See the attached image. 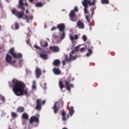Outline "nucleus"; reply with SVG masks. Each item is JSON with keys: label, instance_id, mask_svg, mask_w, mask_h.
<instances>
[{"label": "nucleus", "instance_id": "f257e3e1", "mask_svg": "<svg viewBox=\"0 0 129 129\" xmlns=\"http://www.w3.org/2000/svg\"><path fill=\"white\" fill-rule=\"evenodd\" d=\"M12 84L13 85L12 91L16 96H28V89H25L26 85L25 83L14 79L12 81Z\"/></svg>", "mask_w": 129, "mask_h": 129}, {"label": "nucleus", "instance_id": "f03ea898", "mask_svg": "<svg viewBox=\"0 0 129 129\" xmlns=\"http://www.w3.org/2000/svg\"><path fill=\"white\" fill-rule=\"evenodd\" d=\"M24 5L26 7H27L28 6L27 3H25V4L23 3V0H19L18 8L20 9L22 11L20 12L17 10L16 9H14L11 10V13L13 15H15L18 19H23V20L26 19L27 23H29V19L27 15H25L24 11H25V8L24 7Z\"/></svg>", "mask_w": 129, "mask_h": 129}, {"label": "nucleus", "instance_id": "7ed1b4c3", "mask_svg": "<svg viewBox=\"0 0 129 129\" xmlns=\"http://www.w3.org/2000/svg\"><path fill=\"white\" fill-rule=\"evenodd\" d=\"M97 0H93V2H92L90 0H83L82 1V4L83 6L84 7V14L85 15L88 14L89 10L88 6L91 7L92 6H95V4L96 3Z\"/></svg>", "mask_w": 129, "mask_h": 129}, {"label": "nucleus", "instance_id": "20e7f679", "mask_svg": "<svg viewBox=\"0 0 129 129\" xmlns=\"http://www.w3.org/2000/svg\"><path fill=\"white\" fill-rule=\"evenodd\" d=\"M75 12H78V8L77 7H75L74 8V10H72L69 14L70 20L73 22H76L78 21V18L76 16Z\"/></svg>", "mask_w": 129, "mask_h": 129}, {"label": "nucleus", "instance_id": "39448f33", "mask_svg": "<svg viewBox=\"0 0 129 129\" xmlns=\"http://www.w3.org/2000/svg\"><path fill=\"white\" fill-rule=\"evenodd\" d=\"M36 106L35 109L38 111H40L42 109V105H44L46 103V100H43L42 101L41 99H37L36 101Z\"/></svg>", "mask_w": 129, "mask_h": 129}, {"label": "nucleus", "instance_id": "423d86ee", "mask_svg": "<svg viewBox=\"0 0 129 129\" xmlns=\"http://www.w3.org/2000/svg\"><path fill=\"white\" fill-rule=\"evenodd\" d=\"M75 50H72L71 51V52L70 53L69 57L68 56H66L65 58V60L67 62H70L72 61V60H76L78 56L76 55L75 56H73L72 54H74L75 53Z\"/></svg>", "mask_w": 129, "mask_h": 129}, {"label": "nucleus", "instance_id": "0eeeda50", "mask_svg": "<svg viewBox=\"0 0 129 129\" xmlns=\"http://www.w3.org/2000/svg\"><path fill=\"white\" fill-rule=\"evenodd\" d=\"M71 82V77H69L64 80L66 88L67 90L70 91L71 88H74V84H70Z\"/></svg>", "mask_w": 129, "mask_h": 129}, {"label": "nucleus", "instance_id": "6e6552de", "mask_svg": "<svg viewBox=\"0 0 129 129\" xmlns=\"http://www.w3.org/2000/svg\"><path fill=\"white\" fill-rule=\"evenodd\" d=\"M5 60L7 62L12 64H14L16 62V60H12V56L9 53L7 54Z\"/></svg>", "mask_w": 129, "mask_h": 129}, {"label": "nucleus", "instance_id": "1a4fd4ad", "mask_svg": "<svg viewBox=\"0 0 129 129\" xmlns=\"http://www.w3.org/2000/svg\"><path fill=\"white\" fill-rule=\"evenodd\" d=\"M34 122L36 123H39V118L35 115L31 116L29 119V122L30 123H33Z\"/></svg>", "mask_w": 129, "mask_h": 129}, {"label": "nucleus", "instance_id": "9d476101", "mask_svg": "<svg viewBox=\"0 0 129 129\" xmlns=\"http://www.w3.org/2000/svg\"><path fill=\"white\" fill-rule=\"evenodd\" d=\"M39 56L44 60H47L48 59V54L44 50L39 53Z\"/></svg>", "mask_w": 129, "mask_h": 129}, {"label": "nucleus", "instance_id": "9b49d317", "mask_svg": "<svg viewBox=\"0 0 129 129\" xmlns=\"http://www.w3.org/2000/svg\"><path fill=\"white\" fill-rule=\"evenodd\" d=\"M42 70L39 68H36L35 69V77L36 79H39L42 75Z\"/></svg>", "mask_w": 129, "mask_h": 129}, {"label": "nucleus", "instance_id": "f8f14e48", "mask_svg": "<svg viewBox=\"0 0 129 129\" xmlns=\"http://www.w3.org/2000/svg\"><path fill=\"white\" fill-rule=\"evenodd\" d=\"M57 28L60 32H65L66 26L64 24L61 23L57 25Z\"/></svg>", "mask_w": 129, "mask_h": 129}, {"label": "nucleus", "instance_id": "ddd939ff", "mask_svg": "<svg viewBox=\"0 0 129 129\" xmlns=\"http://www.w3.org/2000/svg\"><path fill=\"white\" fill-rule=\"evenodd\" d=\"M77 27L80 29H84L85 28V24L81 21H78L77 23Z\"/></svg>", "mask_w": 129, "mask_h": 129}, {"label": "nucleus", "instance_id": "4468645a", "mask_svg": "<svg viewBox=\"0 0 129 129\" xmlns=\"http://www.w3.org/2000/svg\"><path fill=\"white\" fill-rule=\"evenodd\" d=\"M49 49L53 52H58L59 51V48L57 46H51Z\"/></svg>", "mask_w": 129, "mask_h": 129}, {"label": "nucleus", "instance_id": "2eb2a0df", "mask_svg": "<svg viewBox=\"0 0 129 129\" xmlns=\"http://www.w3.org/2000/svg\"><path fill=\"white\" fill-rule=\"evenodd\" d=\"M60 63H61L60 60L58 59H56L53 60L52 62V65L54 67L58 68L59 67Z\"/></svg>", "mask_w": 129, "mask_h": 129}, {"label": "nucleus", "instance_id": "dca6fc26", "mask_svg": "<svg viewBox=\"0 0 129 129\" xmlns=\"http://www.w3.org/2000/svg\"><path fill=\"white\" fill-rule=\"evenodd\" d=\"M52 71L54 74L55 75H59L61 74V71L58 68H54L52 70Z\"/></svg>", "mask_w": 129, "mask_h": 129}, {"label": "nucleus", "instance_id": "f3484780", "mask_svg": "<svg viewBox=\"0 0 129 129\" xmlns=\"http://www.w3.org/2000/svg\"><path fill=\"white\" fill-rule=\"evenodd\" d=\"M29 116L28 114L26 112L23 113L21 115V118L25 120H28L29 119Z\"/></svg>", "mask_w": 129, "mask_h": 129}, {"label": "nucleus", "instance_id": "a211bd4d", "mask_svg": "<svg viewBox=\"0 0 129 129\" xmlns=\"http://www.w3.org/2000/svg\"><path fill=\"white\" fill-rule=\"evenodd\" d=\"M52 109L53 110V112L55 114H57V113L58 112V110H59V107H57L56 103H54L53 106L52 107Z\"/></svg>", "mask_w": 129, "mask_h": 129}, {"label": "nucleus", "instance_id": "6ab92c4d", "mask_svg": "<svg viewBox=\"0 0 129 129\" xmlns=\"http://www.w3.org/2000/svg\"><path fill=\"white\" fill-rule=\"evenodd\" d=\"M14 58H17V59H19V58H21L23 56L22 54L20 53H15L13 54V55L12 56Z\"/></svg>", "mask_w": 129, "mask_h": 129}, {"label": "nucleus", "instance_id": "aec40b11", "mask_svg": "<svg viewBox=\"0 0 129 129\" xmlns=\"http://www.w3.org/2000/svg\"><path fill=\"white\" fill-rule=\"evenodd\" d=\"M66 114H67V112L64 110H62L61 111V116H62L61 119L63 121L66 120Z\"/></svg>", "mask_w": 129, "mask_h": 129}, {"label": "nucleus", "instance_id": "412c9836", "mask_svg": "<svg viewBox=\"0 0 129 129\" xmlns=\"http://www.w3.org/2000/svg\"><path fill=\"white\" fill-rule=\"evenodd\" d=\"M25 111V107L23 106H19L17 108V111L19 113H22Z\"/></svg>", "mask_w": 129, "mask_h": 129}, {"label": "nucleus", "instance_id": "4be33fe9", "mask_svg": "<svg viewBox=\"0 0 129 129\" xmlns=\"http://www.w3.org/2000/svg\"><path fill=\"white\" fill-rule=\"evenodd\" d=\"M58 85L60 90H62L64 88V85L63 83V82L61 81H59Z\"/></svg>", "mask_w": 129, "mask_h": 129}, {"label": "nucleus", "instance_id": "5701e85b", "mask_svg": "<svg viewBox=\"0 0 129 129\" xmlns=\"http://www.w3.org/2000/svg\"><path fill=\"white\" fill-rule=\"evenodd\" d=\"M35 6L37 8H41L43 6V4L41 2H38L35 4Z\"/></svg>", "mask_w": 129, "mask_h": 129}, {"label": "nucleus", "instance_id": "b1692460", "mask_svg": "<svg viewBox=\"0 0 129 129\" xmlns=\"http://www.w3.org/2000/svg\"><path fill=\"white\" fill-rule=\"evenodd\" d=\"M37 87H36V83L35 80H33L32 81V89L33 90H36Z\"/></svg>", "mask_w": 129, "mask_h": 129}, {"label": "nucleus", "instance_id": "393cba45", "mask_svg": "<svg viewBox=\"0 0 129 129\" xmlns=\"http://www.w3.org/2000/svg\"><path fill=\"white\" fill-rule=\"evenodd\" d=\"M75 113V110L74 109H73V107H72L70 109H69V114H70V115L71 116H72V115L74 114Z\"/></svg>", "mask_w": 129, "mask_h": 129}, {"label": "nucleus", "instance_id": "a878e982", "mask_svg": "<svg viewBox=\"0 0 129 129\" xmlns=\"http://www.w3.org/2000/svg\"><path fill=\"white\" fill-rule=\"evenodd\" d=\"M101 2L103 5H108L110 4L109 0H101Z\"/></svg>", "mask_w": 129, "mask_h": 129}, {"label": "nucleus", "instance_id": "bb28decb", "mask_svg": "<svg viewBox=\"0 0 129 129\" xmlns=\"http://www.w3.org/2000/svg\"><path fill=\"white\" fill-rule=\"evenodd\" d=\"M93 53V51L91 48H89L88 51V53H86L87 56H90Z\"/></svg>", "mask_w": 129, "mask_h": 129}, {"label": "nucleus", "instance_id": "cd10ccee", "mask_svg": "<svg viewBox=\"0 0 129 129\" xmlns=\"http://www.w3.org/2000/svg\"><path fill=\"white\" fill-rule=\"evenodd\" d=\"M20 28V25L19 24V23L18 22H16L15 23V29L16 30H19Z\"/></svg>", "mask_w": 129, "mask_h": 129}, {"label": "nucleus", "instance_id": "c85d7f7f", "mask_svg": "<svg viewBox=\"0 0 129 129\" xmlns=\"http://www.w3.org/2000/svg\"><path fill=\"white\" fill-rule=\"evenodd\" d=\"M85 19H86V21H87L88 23H90L91 17H90V16L86 15L85 16Z\"/></svg>", "mask_w": 129, "mask_h": 129}, {"label": "nucleus", "instance_id": "c756f323", "mask_svg": "<svg viewBox=\"0 0 129 129\" xmlns=\"http://www.w3.org/2000/svg\"><path fill=\"white\" fill-rule=\"evenodd\" d=\"M61 33H62V34L61 35V36L60 37V39L61 40L64 39L65 37H66V33H65V32H61Z\"/></svg>", "mask_w": 129, "mask_h": 129}, {"label": "nucleus", "instance_id": "7c9ffc66", "mask_svg": "<svg viewBox=\"0 0 129 129\" xmlns=\"http://www.w3.org/2000/svg\"><path fill=\"white\" fill-rule=\"evenodd\" d=\"M9 53L11 54L12 56L14 55V54H15L14 52V48H11L9 50Z\"/></svg>", "mask_w": 129, "mask_h": 129}, {"label": "nucleus", "instance_id": "2f4dec72", "mask_svg": "<svg viewBox=\"0 0 129 129\" xmlns=\"http://www.w3.org/2000/svg\"><path fill=\"white\" fill-rule=\"evenodd\" d=\"M11 116L13 118H16L18 117L17 114L15 112H11Z\"/></svg>", "mask_w": 129, "mask_h": 129}, {"label": "nucleus", "instance_id": "473e14b6", "mask_svg": "<svg viewBox=\"0 0 129 129\" xmlns=\"http://www.w3.org/2000/svg\"><path fill=\"white\" fill-rule=\"evenodd\" d=\"M82 39H83V41L86 42L87 41V36L85 35H83V37H82Z\"/></svg>", "mask_w": 129, "mask_h": 129}, {"label": "nucleus", "instance_id": "72a5a7b5", "mask_svg": "<svg viewBox=\"0 0 129 129\" xmlns=\"http://www.w3.org/2000/svg\"><path fill=\"white\" fill-rule=\"evenodd\" d=\"M96 9V7H95L94 8H92L91 9V13H92V15H93L94 14H95V10Z\"/></svg>", "mask_w": 129, "mask_h": 129}, {"label": "nucleus", "instance_id": "f704fd0d", "mask_svg": "<svg viewBox=\"0 0 129 129\" xmlns=\"http://www.w3.org/2000/svg\"><path fill=\"white\" fill-rule=\"evenodd\" d=\"M34 48H35L37 50H41V48L40 47H39V46H38L37 45H34Z\"/></svg>", "mask_w": 129, "mask_h": 129}, {"label": "nucleus", "instance_id": "c9c22d12", "mask_svg": "<svg viewBox=\"0 0 129 129\" xmlns=\"http://www.w3.org/2000/svg\"><path fill=\"white\" fill-rule=\"evenodd\" d=\"M86 50V47H82V48L80 49V51H81V52H84Z\"/></svg>", "mask_w": 129, "mask_h": 129}, {"label": "nucleus", "instance_id": "e433bc0d", "mask_svg": "<svg viewBox=\"0 0 129 129\" xmlns=\"http://www.w3.org/2000/svg\"><path fill=\"white\" fill-rule=\"evenodd\" d=\"M79 48H80V46H77L75 47L74 50L75 51H78Z\"/></svg>", "mask_w": 129, "mask_h": 129}, {"label": "nucleus", "instance_id": "4c0bfd02", "mask_svg": "<svg viewBox=\"0 0 129 129\" xmlns=\"http://www.w3.org/2000/svg\"><path fill=\"white\" fill-rule=\"evenodd\" d=\"M28 17L29 18V20H30L31 21H32L33 20V15H29V16H28Z\"/></svg>", "mask_w": 129, "mask_h": 129}, {"label": "nucleus", "instance_id": "58836bf2", "mask_svg": "<svg viewBox=\"0 0 129 129\" xmlns=\"http://www.w3.org/2000/svg\"><path fill=\"white\" fill-rule=\"evenodd\" d=\"M48 42H45L44 43V45H43V47H46L48 46Z\"/></svg>", "mask_w": 129, "mask_h": 129}, {"label": "nucleus", "instance_id": "ea45409f", "mask_svg": "<svg viewBox=\"0 0 129 129\" xmlns=\"http://www.w3.org/2000/svg\"><path fill=\"white\" fill-rule=\"evenodd\" d=\"M79 39V36L77 34L75 35L74 39L78 40Z\"/></svg>", "mask_w": 129, "mask_h": 129}, {"label": "nucleus", "instance_id": "a19ab883", "mask_svg": "<svg viewBox=\"0 0 129 129\" xmlns=\"http://www.w3.org/2000/svg\"><path fill=\"white\" fill-rule=\"evenodd\" d=\"M57 29V27L55 26H53L52 27V28L51 29V31H54L55 30Z\"/></svg>", "mask_w": 129, "mask_h": 129}, {"label": "nucleus", "instance_id": "79ce46f5", "mask_svg": "<svg viewBox=\"0 0 129 129\" xmlns=\"http://www.w3.org/2000/svg\"><path fill=\"white\" fill-rule=\"evenodd\" d=\"M70 40H71V41H74V36H73L72 35H71L70 36Z\"/></svg>", "mask_w": 129, "mask_h": 129}, {"label": "nucleus", "instance_id": "37998d69", "mask_svg": "<svg viewBox=\"0 0 129 129\" xmlns=\"http://www.w3.org/2000/svg\"><path fill=\"white\" fill-rule=\"evenodd\" d=\"M2 98V101L3 102H5L6 100H5V98L4 96H2L1 97Z\"/></svg>", "mask_w": 129, "mask_h": 129}, {"label": "nucleus", "instance_id": "c03bdc74", "mask_svg": "<svg viewBox=\"0 0 129 129\" xmlns=\"http://www.w3.org/2000/svg\"><path fill=\"white\" fill-rule=\"evenodd\" d=\"M62 63L63 66H65L66 64V61L65 60H62Z\"/></svg>", "mask_w": 129, "mask_h": 129}, {"label": "nucleus", "instance_id": "a18cd8bd", "mask_svg": "<svg viewBox=\"0 0 129 129\" xmlns=\"http://www.w3.org/2000/svg\"><path fill=\"white\" fill-rule=\"evenodd\" d=\"M53 37L54 38V39H56L57 38V36L56 35H53Z\"/></svg>", "mask_w": 129, "mask_h": 129}, {"label": "nucleus", "instance_id": "49530a36", "mask_svg": "<svg viewBox=\"0 0 129 129\" xmlns=\"http://www.w3.org/2000/svg\"><path fill=\"white\" fill-rule=\"evenodd\" d=\"M26 43L27 44H30V40L29 39H28L27 41H26Z\"/></svg>", "mask_w": 129, "mask_h": 129}, {"label": "nucleus", "instance_id": "de8ad7c7", "mask_svg": "<svg viewBox=\"0 0 129 129\" xmlns=\"http://www.w3.org/2000/svg\"><path fill=\"white\" fill-rule=\"evenodd\" d=\"M25 13H26V14H27L29 13V10H28V9L26 10Z\"/></svg>", "mask_w": 129, "mask_h": 129}, {"label": "nucleus", "instance_id": "09e8293b", "mask_svg": "<svg viewBox=\"0 0 129 129\" xmlns=\"http://www.w3.org/2000/svg\"><path fill=\"white\" fill-rule=\"evenodd\" d=\"M29 1L30 2V3H32L34 0H29Z\"/></svg>", "mask_w": 129, "mask_h": 129}, {"label": "nucleus", "instance_id": "8fccbe9b", "mask_svg": "<svg viewBox=\"0 0 129 129\" xmlns=\"http://www.w3.org/2000/svg\"><path fill=\"white\" fill-rule=\"evenodd\" d=\"M69 117H70V116H69V114H68V115H67V118H69Z\"/></svg>", "mask_w": 129, "mask_h": 129}, {"label": "nucleus", "instance_id": "3c124183", "mask_svg": "<svg viewBox=\"0 0 129 129\" xmlns=\"http://www.w3.org/2000/svg\"><path fill=\"white\" fill-rule=\"evenodd\" d=\"M62 129H68V128H66V127H64L63 128H62Z\"/></svg>", "mask_w": 129, "mask_h": 129}, {"label": "nucleus", "instance_id": "603ef678", "mask_svg": "<svg viewBox=\"0 0 129 129\" xmlns=\"http://www.w3.org/2000/svg\"><path fill=\"white\" fill-rule=\"evenodd\" d=\"M45 73V71H43V73Z\"/></svg>", "mask_w": 129, "mask_h": 129}, {"label": "nucleus", "instance_id": "864d4df0", "mask_svg": "<svg viewBox=\"0 0 129 129\" xmlns=\"http://www.w3.org/2000/svg\"><path fill=\"white\" fill-rule=\"evenodd\" d=\"M8 129H12V128L9 127Z\"/></svg>", "mask_w": 129, "mask_h": 129}, {"label": "nucleus", "instance_id": "5fc2aeb1", "mask_svg": "<svg viewBox=\"0 0 129 129\" xmlns=\"http://www.w3.org/2000/svg\"><path fill=\"white\" fill-rule=\"evenodd\" d=\"M11 87H13V86H10Z\"/></svg>", "mask_w": 129, "mask_h": 129}]
</instances>
